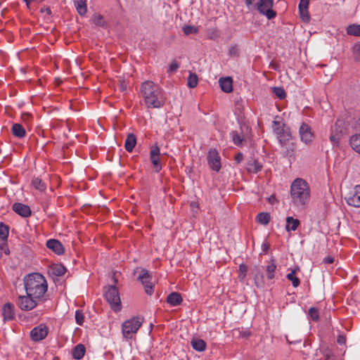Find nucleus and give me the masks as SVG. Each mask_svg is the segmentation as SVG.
<instances>
[{"label": "nucleus", "instance_id": "f257e3e1", "mask_svg": "<svg viewBox=\"0 0 360 360\" xmlns=\"http://www.w3.org/2000/svg\"><path fill=\"white\" fill-rule=\"evenodd\" d=\"M141 94L148 108H160L166 101L164 90L157 84L151 81H146L141 86Z\"/></svg>", "mask_w": 360, "mask_h": 360}, {"label": "nucleus", "instance_id": "f03ea898", "mask_svg": "<svg viewBox=\"0 0 360 360\" xmlns=\"http://www.w3.org/2000/svg\"><path fill=\"white\" fill-rule=\"evenodd\" d=\"M26 294L41 300L47 291L48 284L45 277L39 273H32L24 278Z\"/></svg>", "mask_w": 360, "mask_h": 360}, {"label": "nucleus", "instance_id": "7ed1b4c3", "mask_svg": "<svg viewBox=\"0 0 360 360\" xmlns=\"http://www.w3.org/2000/svg\"><path fill=\"white\" fill-rule=\"evenodd\" d=\"M290 196L297 207H303L309 200L310 189L307 182L300 178L295 179L290 185Z\"/></svg>", "mask_w": 360, "mask_h": 360}, {"label": "nucleus", "instance_id": "20e7f679", "mask_svg": "<svg viewBox=\"0 0 360 360\" xmlns=\"http://www.w3.org/2000/svg\"><path fill=\"white\" fill-rule=\"evenodd\" d=\"M104 295L106 300L115 312L121 311V300L119 290L115 285H109L105 288Z\"/></svg>", "mask_w": 360, "mask_h": 360}, {"label": "nucleus", "instance_id": "39448f33", "mask_svg": "<svg viewBox=\"0 0 360 360\" xmlns=\"http://www.w3.org/2000/svg\"><path fill=\"white\" fill-rule=\"evenodd\" d=\"M142 325L141 319L139 317H133L122 324V333L123 337L127 340L131 339L134 334H136Z\"/></svg>", "mask_w": 360, "mask_h": 360}, {"label": "nucleus", "instance_id": "423d86ee", "mask_svg": "<svg viewBox=\"0 0 360 360\" xmlns=\"http://www.w3.org/2000/svg\"><path fill=\"white\" fill-rule=\"evenodd\" d=\"M274 0H259L255 5L258 12L267 19L271 20L276 16V12L272 9Z\"/></svg>", "mask_w": 360, "mask_h": 360}, {"label": "nucleus", "instance_id": "0eeeda50", "mask_svg": "<svg viewBox=\"0 0 360 360\" xmlns=\"http://www.w3.org/2000/svg\"><path fill=\"white\" fill-rule=\"evenodd\" d=\"M151 279L152 276L150 272L142 269L138 276V280L141 282L144 286L145 292L148 295H151L154 292V284L151 282Z\"/></svg>", "mask_w": 360, "mask_h": 360}, {"label": "nucleus", "instance_id": "6e6552de", "mask_svg": "<svg viewBox=\"0 0 360 360\" xmlns=\"http://www.w3.org/2000/svg\"><path fill=\"white\" fill-rule=\"evenodd\" d=\"M39 300L37 298L27 294L26 295H20L18 297L17 304L21 310L30 311L37 305Z\"/></svg>", "mask_w": 360, "mask_h": 360}, {"label": "nucleus", "instance_id": "1a4fd4ad", "mask_svg": "<svg viewBox=\"0 0 360 360\" xmlns=\"http://www.w3.org/2000/svg\"><path fill=\"white\" fill-rule=\"evenodd\" d=\"M207 160L210 169L218 172L221 169V157L215 148H211L207 155Z\"/></svg>", "mask_w": 360, "mask_h": 360}, {"label": "nucleus", "instance_id": "9d476101", "mask_svg": "<svg viewBox=\"0 0 360 360\" xmlns=\"http://www.w3.org/2000/svg\"><path fill=\"white\" fill-rule=\"evenodd\" d=\"M49 334V328L44 323H41L33 328L30 331V338L34 342L44 340Z\"/></svg>", "mask_w": 360, "mask_h": 360}, {"label": "nucleus", "instance_id": "9b49d317", "mask_svg": "<svg viewBox=\"0 0 360 360\" xmlns=\"http://www.w3.org/2000/svg\"><path fill=\"white\" fill-rule=\"evenodd\" d=\"M150 160L154 170L159 172L162 169V165L160 163V150L157 144L153 145L150 148Z\"/></svg>", "mask_w": 360, "mask_h": 360}, {"label": "nucleus", "instance_id": "f8f14e48", "mask_svg": "<svg viewBox=\"0 0 360 360\" xmlns=\"http://www.w3.org/2000/svg\"><path fill=\"white\" fill-rule=\"evenodd\" d=\"M325 330H326L325 333H320V334L319 335L320 340H321L319 350H320V352L324 356L325 359L328 360L333 357V353L328 346L323 345V340H322L323 337L325 335L329 334L330 332V325L328 321H327L325 324Z\"/></svg>", "mask_w": 360, "mask_h": 360}, {"label": "nucleus", "instance_id": "ddd939ff", "mask_svg": "<svg viewBox=\"0 0 360 360\" xmlns=\"http://www.w3.org/2000/svg\"><path fill=\"white\" fill-rule=\"evenodd\" d=\"M299 133L300 135L301 140L305 143H310L312 142L314 139V132L311 128L307 124L302 123L300 127Z\"/></svg>", "mask_w": 360, "mask_h": 360}, {"label": "nucleus", "instance_id": "4468645a", "mask_svg": "<svg viewBox=\"0 0 360 360\" xmlns=\"http://www.w3.org/2000/svg\"><path fill=\"white\" fill-rule=\"evenodd\" d=\"M12 210L16 214L25 218L30 217L32 214L30 207L21 202H15L13 204Z\"/></svg>", "mask_w": 360, "mask_h": 360}, {"label": "nucleus", "instance_id": "2eb2a0df", "mask_svg": "<svg viewBox=\"0 0 360 360\" xmlns=\"http://www.w3.org/2000/svg\"><path fill=\"white\" fill-rule=\"evenodd\" d=\"M262 165L259 162L258 160L253 157H250L248 159L246 162V169L249 173L256 174L262 170Z\"/></svg>", "mask_w": 360, "mask_h": 360}, {"label": "nucleus", "instance_id": "dca6fc26", "mask_svg": "<svg viewBox=\"0 0 360 360\" xmlns=\"http://www.w3.org/2000/svg\"><path fill=\"white\" fill-rule=\"evenodd\" d=\"M343 121L340 120H338L335 124L333 131L335 132V134H331L330 136V140L333 143H338L340 139L339 134H342L345 132L346 129L342 126Z\"/></svg>", "mask_w": 360, "mask_h": 360}, {"label": "nucleus", "instance_id": "f3484780", "mask_svg": "<svg viewBox=\"0 0 360 360\" xmlns=\"http://www.w3.org/2000/svg\"><path fill=\"white\" fill-rule=\"evenodd\" d=\"M46 247L58 255L64 252V248L62 243L56 239H49L47 240Z\"/></svg>", "mask_w": 360, "mask_h": 360}, {"label": "nucleus", "instance_id": "a211bd4d", "mask_svg": "<svg viewBox=\"0 0 360 360\" xmlns=\"http://www.w3.org/2000/svg\"><path fill=\"white\" fill-rule=\"evenodd\" d=\"M255 284L257 288H263L264 285V276L258 266L253 269Z\"/></svg>", "mask_w": 360, "mask_h": 360}, {"label": "nucleus", "instance_id": "6ab92c4d", "mask_svg": "<svg viewBox=\"0 0 360 360\" xmlns=\"http://www.w3.org/2000/svg\"><path fill=\"white\" fill-rule=\"evenodd\" d=\"M2 314L4 321H11L14 319V306L13 304L8 302L4 305Z\"/></svg>", "mask_w": 360, "mask_h": 360}, {"label": "nucleus", "instance_id": "aec40b11", "mask_svg": "<svg viewBox=\"0 0 360 360\" xmlns=\"http://www.w3.org/2000/svg\"><path fill=\"white\" fill-rule=\"evenodd\" d=\"M183 302L182 297L180 293L174 292L170 293L167 297V302L172 307H176Z\"/></svg>", "mask_w": 360, "mask_h": 360}, {"label": "nucleus", "instance_id": "412c9836", "mask_svg": "<svg viewBox=\"0 0 360 360\" xmlns=\"http://www.w3.org/2000/svg\"><path fill=\"white\" fill-rule=\"evenodd\" d=\"M221 90L225 93H230L233 91L232 79L229 77L220 78L219 80Z\"/></svg>", "mask_w": 360, "mask_h": 360}, {"label": "nucleus", "instance_id": "4be33fe9", "mask_svg": "<svg viewBox=\"0 0 360 360\" xmlns=\"http://www.w3.org/2000/svg\"><path fill=\"white\" fill-rule=\"evenodd\" d=\"M85 352L86 348L84 345L82 344H78L73 348L72 355L75 359L80 360L84 357Z\"/></svg>", "mask_w": 360, "mask_h": 360}, {"label": "nucleus", "instance_id": "5701e85b", "mask_svg": "<svg viewBox=\"0 0 360 360\" xmlns=\"http://www.w3.org/2000/svg\"><path fill=\"white\" fill-rule=\"evenodd\" d=\"M136 144V138L134 134H129L124 143V148L127 152H131Z\"/></svg>", "mask_w": 360, "mask_h": 360}, {"label": "nucleus", "instance_id": "b1692460", "mask_svg": "<svg viewBox=\"0 0 360 360\" xmlns=\"http://www.w3.org/2000/svg\"><path fill=\"white\" fill-rule=\"evenodd\" d=\"M230 137L233 143L238 146H241L245 141L243 133L236 130L230 132Z\"/></svg>", "mask_w": 360, "mask_h": 360}, {"label": "nucleus", "instance_id": "393cba45", "mask_svg": "<svg viewBox=\"0 0 360 360\" xmlns=\"http://www.w3.org/2000/svg\"><path fill=\"white\" fill-rule=\"evenodd\" d=\"M11 131L13 134L18 138H23L26 135V131L22 124L15 123L13 124Z\"/></svg>", "mask_w": 360, "mask_h": 360}, {"label": "nucleus", "instance_id": "a878e982", "mask_svg": "<svg viewBox=\"0 0 360 360\" xmlns=\"http://www.w3.org/2000/svg\"><path fill=\"white\" fill-rule=\"evenodd\" d=\"M276 264L274 259H271L265 268L266 277L269 280H272L275 277Z\"/></svg>", "mask_w": 360, "mask_h": 360}, {"label": "nucleus", "instance_id": "bb28decb", "mask_svg": "<svg viewBox=\"0 0 360 360\" xmlns=\"http://www.w3.org/2000/svg\"><path fill=\"white\" fill-rule=\"evenodd\" d=\"M192 347L198 352H203L206 349V342L198 338H193L191 341Z\"/></svg>", "mask_w": 360, "mask_h": 360}, {"label": "nucleus", "instance_id": "cd10ccee", "mask_svg": "<svg viewBox=\"0 0 360 360\" xmlns=\"http://www.w3.org/2000/svg\"><path fill=\"white\" fill-rule=\"evenodd\" d=\"M300 225V221L294 219L292 217H288L286 218L285 229L287 231H295Z\"/></svg>", "mask_w": 360, "mask_h": 360}, {"label": "nucleus", "instance_id": "c85d7f7f", "mask_svg": "<svg viewBox=\"0 0 360 360\" xmlns=\"http://www.w3.org/2000/svg\"><path fill=\"white\" fill-rule=\"evenodd\" d=\"M349 144L360 155V134L352 135L349 139Z\"/></svg>", "mask_w": 360, "mask_h": 360}, {"label": "nucleus", "instance_id": "c756f323", "mask_svg": "<svg viewBox=\"0 0 360 360\" xmlns=\"http://www.w3.org/2000/svg\"><path fill=\"white\" fill-rule=\"evenodd\" d=\"M51 272L56 276H62L66 272V268L61 264H55L51 266Z\"/></svg>", "mask_w": 360, "mask_h": 360}, {"label": "nucleus", "instance_id": "7c9ffc66", "mask_svg": "<svg viewBox=\"0 0 360 360\" xmlns=\"http://www.w3.org/2000/svg\"><path fill=\"white\" fill-rule=\"evenodd\" d=\"M76 9L80 15H84L87 11L86 0H73Z\"/></svg>", "mask_w": 360, "mask_h": 360}, {"label": "nucleus", "instance_id": "2f4dec72", "mask_svg": "<svg viewBox=\"0 0 360 360\" xmlns=\"http://www.w3.org/2000/svg\"><path fill=\"white\" fill-rule=\"evenodd\" d=\"M270 219L271 217L269 213L268 212L259 213L256 217L257 221L263 225L268 224L270 221Z\"/></svg>", "mask_w": 360, "mask_h": 360}, {"label": "nucleus", "instance_id": "473e14b6", "mask_svg": "<svg viewBox=\"0 0 360 360\" xmlns=\"http://www.w3.org/2000/svg\"><path fill=\"white\" fill-rule=\"evenodd\" d=\"M346 201L349 205L360 207V195L353 194L346 198Z\"/></svg>", "mask_w": 360, "mask_h": 360}, {"label": "nucleus", "instance_id": "72a5a7b5", "mask_svg": "<svg viewBox=\"0 0 360 360\" xmlns=\"http://www.w3.org/2000/svg\"><path fill=\"white\" fill-rule=\"evenodd\" d=\"M93 22L99 27H105L107 26V22L104 20V18L102 15L95 14L92 16Z\"/></svg>", "mask_w": 360, "mask_h": 360}, {"label": "nucleus", "instance_id": "f704fd0d", "mask_svg": "<svg viewBox=\"0 0 360 360\" xmlns=\"http://www.w3.org/2000/svg\"><path fill=\"white\" fill-rule=\"evenodd\" d=\"M347 33L349 35L360 36V25H350L347 27Z\"/></svg>", "mask_w": 360, "mask_h": 360}, {"label": "nucleus", "instance_id": "c9c22d12", "mask_svg": "<svg viewBox=\"0 0 360 360\" xmlns=\"http://www.w3.org/2000/svg\"><path fill=\"white\" fill-rule=\"evenodd\" d=\"M32 185L39 191H44L46 188L45 184L38 177L32 179Z\"/></svg>", "mask_w": 360, "mask_h": 360}, {"label": "nucleus", "instance_id": "e433bc0d", "mask_svg": "<svg viewBox=\"0 0 360 360\" xmlns=\"http://www.w3.org/2000/svg\"><path fill=\"white\" fill-rule=\"evenodd\" d=\"M295 273L296 270L293 269L286 276L287 278L292 282V284L295 288L297 287L300 283V279L295 276Z\"/></svg>", "mask_w": 360, "mask_h": 360}, {"label": "nucleus", "instance_id": "4c0bfd02", "mask_svg": "<svg viewBox=\"0 0 360 360\" xmlns=\"http://www.w3.org/2000/svg\"><path fill=\"white\" fill-rule=\"evenodd\" d=\"M9 226L0 222V238L4 241L6 240L8 236Z\"/></svg>", "mask_w": 360, "mask_h": 360}, {"label": "nucleus", "instance_id": "58836bf2", "mask_svg": "<svg viewBox=\"0 0 360 360\" xmlns=\"http://www.w3.org/2000/svg\"><path fill=\"white\" fill-rule=\"evenodd\" d=\"M272 92L281 100L284 99L286 96L285 91L282 87H272Z\"/></svg>", "mask_w": 360, "mask_h": 360}, {"label": "nucleus", "instance_id": "ea45409f", "mask_svg": "<svg viewBox=\"0 0 360 360\" xmlns=\"http://www.w3.org/2000/svg\"><path fill=\"white\" fill-rule=\"evenodd\" d=\"M198 82V79L197 75L195 73H190L188 78V83H187L188 86L190 88H194L197 86Z\"/></svg>", "mask_w": 360, "mask_h": 360}, {"label": "nucleus", "instance_id": "a19ab883", "mask_svg": "<svg viewBox=\"0 0 360 360\" xmlns=\"http://www.w3.org/2000/svg\"><path fill=\"white\" fill-rule=\"evenodd\" d=\"M353 57L355 61H360V44L356 43L352 47Z\"/></svg>", "mask_w": 360, "mask_h": 360}, {"label": "nucleus", "instance_id": "79ce46f5", "mask_svg": "<svg viewBox=\"0 0 360 360\" xmlns=\"http://www.w3.org/2000/svg\"><path fill=\"white\" fill-rule=\"evenodd\" d=\"M274 129L280 137H285L284 129L281 127L279 122L276 121L274 122Z\"/></svg>", "mask_w": 360, "mask_h": 360}, {"label": "nucleus", "instance_id": "37998d69", "mask_svg": "<svg viewBox=\"0 0 360 360\" xmlns=\"http://www.w3.org/2000/svg\"><path fill=\"white\" fill-rule=\"evenodd\" d=\"M75 321L76 323L79 326H82L83 324L84 321V316L82 311L77 310L75 311Z\"/></svg>", "mask_w": 360, "mask_h": 360}, {"label": "nucleus", "instance_id": "c03bdc74", "mask_svg": "<svg viewBox=\"0 0 360 360\" xmlns=\"http://www.w3.org/2000/svg\"><path fill=\"white\" fill-rule=\"evenodd\" d=\"M238 270H239V272H240L238 278L240 280H243L245 278L246 274H247V271H248V266H247V265H245L244 264H240L239 266H238Z\"/></svg>", "mask_w": 360, "mask_h": 360}, {"label": "nucleus", "instance_id": "a18cd8bd", "mask_svg": "<svg viewBox=\"0 0 360 360\" xmlns=\"http://www.w3.org/2000/svg\"><path fill=\"white\" fill-rule=\"evenodd\" d=\"M183 32L184 34L189 35L196 33L198 32V29L193 25H186L183 27Z\"/></svg>", "mask_w": 360, "mask_h": 360}, {"label": "nucleus", "instance_id": "49530a36", "mask_svg": "<svg viewBox=\"0 0 360 360\" xmlns=\"http://www.w3.org/2000/svg\"><path fill=\"white\" fill-rule=\"evenodd\" d=\"M179 68V63L176 60H173L171 64L169 65L167 72L169 74L175 72H176Z\"/></svg>", "mask_w": 360, "mask_h": 360}, {"label": "nucleus", "instance_id": "de8ad7c7", "mask_svg": "<svg viewBox=\"0 0 360 360\" xmlns=\"http://www.w3.org/2000/svg\"><path fill=\"white\" fill-rule=\"evenodd\" d=\"M300 15L302 21L308 22L310 19L308 8L299 10Z\"/></svg>", "mask_w": 360, "mask_h": 360}, {"label": "nucleus", "instance_id": "09e8293b", "mask_svg": "<svg viewBox=\"0 0 360 360\" xmlns=\"http://www.w3.org/2000/svg\"><path fill=\"white\" fill-rule=\"evenodd\" d=\"M229 54L231 56H238L239 54V49L237 45L231 46L229 49Z\"/></svg>", "mask_w": 360, "mask_h": 360}, {"label": "nucleus", "instance_id": "8fccbe9b", "mask_svg": "<svg viewBox=\"0 0 360 360\" xmlns=\"http://www.w3.org/2000/svg\"><path fill=\"white\" fill-rule=\"evenodd\" d=\"M3 252H4L6 255H8L10 253L7 244H6L5 243L0 244V259L2 257Z\"/></svg>", "mask_w": 360, "mask_h": 360}, {"label": "nucleus", "instance_id": "3c124183", "mask_svg": "<svg viewBox=\"0 0 360 360\" xmlns=\"http://www.w3.org/2000/svg\"><path fill=\"white\" fill-rule=\"evenodd\" d=\"M309 0H300L299 3V10L308 8Z\"/></svg>", "mask_w": 360, "mask_h": 360}, {"label": "nucleus", "instance_id": "603ef678", "mask_svg": "<svg viewBox=\"0 0 360 360\" xmlns=\"http://www.w3.org/2000/svg\"><path fill=\"white\" fill-rule=\"evenodd\" d=\"M337 342L340 345H345L346 343V336L344 334H340L338 335L337 339Z\"/></svg>", "mask_w": 360, "mask_h": 360}, {"label": "nucleus", "instance_id": "864d4df0", "mask_svg": "<svg viewBox=\"0 0 360 360\" xmlns=\"http://www.w3.org/2000/svg\"><path fill=\"white\" fill-rule=\"evenodd\" d=\"M334 262V258L331 256H327L324 257L322 260V262L325 264H330Z\"/></svg>", "mask_w": 360, "mask_h": 360}, {"label": "nucleus", "instance_id": "5fc2aeb1", "mask_svg": "<svg viewBox=\"0 0 360 360\" xmlns=\"http://www.w3.org/2000/svg\"><path fill=\"white\" fill-rule=\"evenodd\" d=\"M243 160V155L242 153H238L235 156V161L236 163L239 164Z\"/></svg>", "mask_w": 360, "mask_h": 360}, {"label": "nucleus", "instance_id": "6e6d98bb", "mask_svg": "<svg viewBox=\"0 0 360 360\" xmlns=\"http://www.w3.org/2000/svg\"><path fill=\"white\" fill-rule=\"evenodd\" d=\"M309 316L312 321H315V307H312L309 309Z\"/></svg>", "mask_w": 360, "mask_h": 360}, {"label": "nucleus", "instance_id": "4d7b16f0", "mask_svg": "<svg viewBox=\"0 0 360 360\" xmlns=\"http://www.w3.org/2000/svg\"><path fill=\"white\" fill-rule=\"evenodd\" d=\"M255 1V0H245V5L247 6L249 10H251L253 7H255V5H253Z\"/></svg>", "mask_w": 360, "mask_h": 360}, {"label": "nucleus", "instance_id": "13d9d810", "mask_svg": "<svg viewBox=\"0 0 360 360\" xmlns=\"http://www.w3.org/2000/svg\"><path fill=\"white\" fill-rule=\"evenodd\" d=\"M40 13H46L47 15H50L51 14V10L50 7L41 8H40Z\"/></svg>", "mask_w": 360, "mask_h": 360}, {"label": "nucleus", "instance_id": "bf43d9fd", "mask_svg": "<svg viewBox=\"0 0 360 360\" xmlns=\"http://www.w3.org/2000/svg\"><path fill=\"white\" fill-rule=\"evenodd\" d=\"M354 194L360 195V185L355 186Z\"/></svg>", "mask_w": 360, "mask_h": 360}, {"label": "nucleus", "instance_id": "052dcab7", "mask_svg": "<svg viewBox=\"0 0 360 360\" xmlns=\"http://www.w3.org/2000/svg\"><path fill=\"white\" fill-rule=\"evenodd\" d=\"M191 207L192 208H195H195H197V207H198V205H197L196 202H191Z\"/></svg>", "mask_w": 360, "mask_h": 360}, {"label": "nucleus", "instance_id": "680f3d73", "mask_svg": "<svg viewBox=\"0 0 360 360\" xmlns=\"http://www.w3.org/2000/svg\"><path fill=\"white\" fill-rule=\"evenodd\" d=\"M268 248H269L268 245H266V244L263 245V250L264 251L267 250Z\"/></svg>", "mask_w": 360, "mask_h": 360}, {"label": "nucleus", "instance_id": "e2e57ef3", "mask_svg": "<svg viewBox=\"0 0 360 360\" xmlns=\"http://www.w3.org/2000/svg\"><path fill=\"white\" fill-rule=\"evenodd\" d=\"M316 321L319 319V314H318V309L316 308Z\"/></svg>", "mask_w": 360, "mask_h": 360}, {"label": "nucleus", "instance_id": "0e129e2a", "mask_svg": "<svg viewBox=\"0 0 360 360\" xmlns=\"http://www.w3.org/2000/svg\"><path fill=\"white\" fill-rule=\"evenodd\" d=\"M328 360H336V359L334 357H333L332 359H328Z\"/></svg>", "mask_w": 360, "mask_h": 360}]
</instances>
